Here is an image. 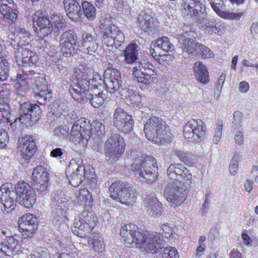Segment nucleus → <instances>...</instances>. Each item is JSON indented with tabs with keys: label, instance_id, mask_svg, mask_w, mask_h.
<instances>
[{
	"label": "nucleus",
	"instance_id": "43",
	"mask_svg": "<svg viewBox=\"0 0 258 258\" xmlns=\"http://www.w3.org/2000/svg\"><path fill=\"white\" fill-rule=\"evenodd\" d=\"M58 112L59 116H64L68 122H73L77 121L76 120L78 119V114L73 110H70L66 103H61L59 105Z\"/></svg>",
	"mask_w": 258,
	"mask_h": 258
},
{
	"label": "nucleus",
	"instance_id": "40",
	"mask_svg": "<svg viewBox=\"0 0 258 258\" xmlns=\"http://www.w3.org/2000/svg\"><path fill=\"white\" fill-rule=\"evenodd\" d=\"M14 33L16 36V38L19 40V43L14 42V43L21 46L29 45L32 39V35L28 31H27L24 28L17 27L15 28Z\"/></svg>",
	"mask_w": 258,
	"mask_h": 258
},
{
	"label": "nucleus",
	"instance_id": "49",
	"mask_svg": "<svg viewBox=\"0 0 258 258\" xmlns=\"http://www.w3.org/2000/svg\"><path fill=\"white\" fill-rule=\"evenodd\" d=\"M50 22L53 27H54V29H56V31L64 30L67 26L66 23L62 17L57 15H52L51 17Z\"/></svg>",
	"mask_w": 258,
	"mask_h": 258
},
{
	"label": "nucleus",
	"instance_id": "39",
	"mask_svg": "<svg viewBox=\"0 0 258 258\" xmlns=\"http://www.w3.org/2000/svg\"><path fill=\"white\" fill-rule=\"evenodd\" d=\"M90 138L95 140H102L104 137L105 126L98 120H94L91 124Z\"/></svg>",
	"mask_w": 258,
	"mask_h": 258
},
{
	"label": "nucleus",
	"instance_id": "3",
	"mask_svg": "<svg viewBox=\"0 0 258 258\" xmlns=\"http://www.w3.org/2000/svg\"><path fill=\"white\" fill-rule=\"evenodd\" d=\"M120 234L126 244L131 246H135L142 251L150 252V251L157 246L158 242L155 234H149L147 231L139 228L133 223L123 225L121 229Z\"/></svg>",
	"mask_w": 258,
	"mask_h": 258
},
{
	"label": "nucleus",
	"instance_id": "19",
	"mask_svg": "<svg viewBox=\"0 0 258 258\" xmlns=\"http://www.w3.org/2000/svg\"><path fill=\"white\" fill-rule=\"evenodd\" d=\"M81 80H82V84H86L85 82H87L88 84L89 83V85H88V86L87 88V92H91L95 89L101 90L102 84L105 85L104 79L103 80L98 73H93L92 78H90V76L87 73L79 70L76 71L72 76V82L70 87L81 85Z\"/></svg>",
	"mask_w": 258,
	"mask_h": 258
},
{
	"label": "nucleus",
	"instance_id": "24",
	"mask_svg": "<svg viewBox=\"0 0 258 258\" xmlns=\"http://www.w3.org/2000/svg\"><path fill=\"white\" fill-rule=\"evenodd\" d=\"M194 34L195 32L190 30L184 33L176 32L175 34L178 42L181 44L183 51L193 56L197 55V50L200 44L194 38Z\"/></svg>",
	"mask_w": 258,
	"mask_h": 258
},
{
	"label": "nucleus",
	"instance_id": "55",
	"mask_svg": "<svg viewBox=\"0 0 258 258\" xmlns=\"http://www.w3.org/2000/svg\"><path fill=\"white\" fill-rule=\"evenodd\" d=\"M69 128L66 125H61L55 128L54 134L64 139L69 135Z\"/></svg>",
	"mask_w": 258,
	"mask_h": 258
},
{
	"label": "nucleus",
	"instance_id": "60",
	"mask_svg": "<svg viewBox=\"0 0 258 258\" xmlns=\"http://www.w3.org/2000/svg\"><path fill=\"white\" fill-rule=\"evenodd\" d=\"M223 128V121L222 120H218L217 122V126L215 128V133L214 136H218L221 137Z\"/></svg>",
	"mask_w": 258,
	"mask_h": 258
},
{
	"label": "nucleus",
	"instance_id": "32",
	"mask_svg": "<svg viewBox=\"0 0 258 258\" xmlns=\"http://www.w3.org/2000/svg\"><path fill=\"white\" fill-rule=\"evenodd\" d=\"M82 46L86 53L92 55L97 53L99 49L98 40L95 33L84 32L82 34Z\"/></svg>",
	"mask_w": 258,
	"mask_h": 258
},
{
	"label": "nucleus",
	"instance_id": "6",
	"mask_svg": "<svg viewBox=\"0 0 258 258\" xmlns=\"http://www.w3.org/2000/svg\"><path fill=\"white\" fill-rule=\"evenodd\" d=\"M131 170L140 180L147 183L155 181L158 176L156 160L152 156H145L141 154L134 160Z\"/></svg>",
	"mask_w": 258,
	"mask_h": 258
},
{
	"label": "nucleus",
	"instance_id": "4",
	"mask_svg": "<svg viewBox=\"0 0 258 258\" xmlns=\"http://www.w3.org/2000/svg\"><path fill=\"white\" fill-rule=\"evenodd\" d=\"M205 0H185L184 9L188 15L199 21L202 29L206 34L221 35L224 26L221 22H216L207 17L205 13Z\"/></svg>",
	"mask_w": 258,
	"mask_h": 258
},
{
	"label": "nucleus",
	"instance_id": "38",
	"mask_svg": "<svg viewBox=\"0 0 258 258\" xmlns=\"http://www.w3.org/2000/svg\"><path fill=\"white\" fill-rule=\"evenodd\" d=\"M125 95L127 103L134 107L139 108L141 104L140 95L135 87H132L126 90Z\"/></svg>",
	"mask_w": 258,
	"mask_h": 258
},
{
	"label": "nucleus",
	"instance_id": "37",
	"mask_svg": "<svg viewBox=\"0 0 258 258\" xmlns=\"http://www.w3.org/2000/svg\"><path fill=\"white\" fill-rule=\"evenodd\" d=\"M194 70L195 76L200 82L206 84L209 82V73L206 67L202 61H199L195 63Z\"/></svg>",
	"mask_w": 258,
	"mask_h": 258
},
{
	"label": "nucleus",
	"instance_id": "58",
	"mask_svg": "<svg viewBox=\"0 0 258 258\" xmlns=\"http://www.w3.org/2000/svg\"><path fill=\"white\" fill-rule=\"evenodd\" d=\"M226 74L222 73L220 76L218 82L216 84V91L218 92V97L219 96V94L222 90V87L224 85V82L226 79Z\"/></svg>",
	"mask_w": 258,
	"mask_h": 258
},
{
	"label": "nucleus",
	"instance_id": "16",
	"mask_svg": "<svg viewBox=\"0 0 258 258\" xmlns=\"http://www.w3.org/2000/svg\"><path fill=\"white\" fill-rule=\"evenodd\" d=\"M11 45L15 49L14 54L16 62L22 68L17 75L21 73L25 68H29L30 70H33L32 67L37 62L38 58L36 53L29 49V47L30 46H21L15 43H12Z\"/></svg>",
	"mask_w": 258,
	"mask_h": 258
},
{
	"label": "nucleus",
	"instance_id": "1",
	"mask_svg": "<svg viewBox=\"0 0 258 258\" xmlns=\"http://www.w3.org/2000/svg\"><path fill=\"white\" fill-rule=\"evenodd\" d=\"M14 87L17 91V99L25 97L26 93L31 87L33 90L34 98L39 104L44 105L52 97L51 91L47 88L45 77L29 68H25L23 72L18 75Z\"/></svg>",
	"mask_w": 258,
	"mask_h": 258
},
{
	"label": "nucleus",
	"instance_id": "22",
	"mask_svg": "<svg viewBox=\"0 0 258 258\" xmlns=\"http://www.w3.org/2000/svg\"><path fill=\"white\" fill-rule=\"evenodd\" d=\"M206 130V125L201 119H191L184 126V137L188 141L200 142L203 139Z\"/></svg>",
	"mask_w": 258,
	"mask_h": 258
},
{
	"label": "nucleus",
	"instance_id": "48",
	"mask_svg": "<svg viewBox=\"0 0 258 258\" xmlns=\"http://www.w3.org/2000/svg\"><path fill=\"white\" fill-rule=\"evenodd\" d=\"M198 53L195 56L202 59L210 58L214 56V53L207 46L201 43L200 44L197 50Z\"/></svg>",
	"mask_w": 258,
	"mask_h": 258
},
{
	"label": "nucleus",
	"instance_id": "53",
	"mask_svg": "<svg viewBox=\"0 0 258 258\" xmlns=\"http://www.w3.org/2000/svg\"><path fill=\"white\" fill-rule=\"evenodd\" d=\"M13 10L12 9L7 10V13H1L3 17L7 19L11 20L12 22H14L16 20L18 17V7L17 5H15V9Z\"/></svg>",
	"mask_w": 258,
	"mask_h": 258
},
{
	"label": "nucleus",
	"instance_id": "64",
	"mask_svg": "<svg viewBox=\"0 0 258 258\" xmlns=\"http://www.w3.org/2000/svg\"><path fill=\"white\" fill-rule=\"evenodd\" d=\"M241 238L243 243L247 246H249L252 243V240L249 235L245 232H243L241 234Z\"/></svg>",
	"mask_w": 258,
	"mask_h": 258
},
{
	"label": "nucleus",
	"instance_id": "28",
	"mask_svg": "<svg viewBox=\"0 0 258 258\" xmlns=\"http://www.w3.org/2000/svg\"><path fill=\"white\" fill-rule=\"evenodd\" d=\"M19 231L26 237L31 238L37 229V218L31 214L24 215L18 220Z\"/></svg>",
	"mask_w": 258,
	"mask_h": 258
},
{
	"label": "nucleus",
	"instance_id": "25",
	"mask_svg": "<svg viewBox=\"0 0 258 258\" xmlns=\"http://www.w3.org/2000/svg\"><path fill=\"white\" fill-rule=\"evenodd\" d=\"M77 35L73 30H67L61 34L59 46L64 56L70 57L76 53L75 48L77 46Z\"/></svg>",
	"mask_w": 258,
	"mask_h": 258
},
{
	"label": "nucleus",
	"instance_id": "5",
	"mask_svg": "<svg viewBox=\"0 0 258 258\" xmlns=\"http://www.w3.org/2000/svg\"><path fill=\"white\" fill-rule=\"evenodd\" d=\"M20 110L19 117L12 116L9 112H6L7 116L3 118L4 121L10 123L9 130L14 133L17 132V125L25 124L26 126H32L41 118V109L39 105L30 102H19Z\"/></svg>",
	"mask_w": 258,
	"mask_h": 258
},
{
	"label": "nucleus",
	"instance_id": "23",
	"mask_svg": "<svg viewBox=\"0 0 258 258\" xmlns=\"http://www.w3.org/2000/svg\"><path fill=\"white\" fill-rule=\"evenodd\" d=\"M113 124L118 132L128 134L133 128L134 120L132 116L128 114L123 108L117 107L113 115Z\"/></svg>",
	"mask_w": 258,
	"mask_h": 258
},
{
	"label": "nucleus",
	"instance_id": "20",
	"mask_svg": "<svg viewBox=\"0 0 258 258\" xmlns=\"http://www.w3.org/2000/svg\"><path fill=\"white\" fill-rule=\"evenodd\" d=\"M82 160L76 161L75 159L71 160L66 169V172L70 174L68 176L69 183L72 186H78L86 178L90 177L84 166L82 165Z\"/></svg>",
	"mask_w": 258,
	"mask_h": 258
},
{
	"label": "nucleus",
	"instance_id": "41",
	"mask_svg": "<svg viewBox=\"0 0 258 258\" xmlns=\"http://www.w3.org/2000/svg\"><path fill=\"white\" fill-rule=\"evenodd\" d=\"M76 197L80 205H84L86 208H90L92 206L93 199L91 193L88 189H81Z\"/></svg>",
	"mask_w": 258,
	"mask_h": 258
},
{
	"label": "nucleus",
	"instance_id": "12",
	"mask_svg": "<svg viewBox=\"0 0 258 258\" xmlns=\"http://www.w3.org/2000/svg\"><path fill=\"white\" fill-rule=\"evenodd\" d=\"M173 227L168 223H165L161 226L162 232L160 231L158 233H151L150 234H155L157 239L160 242H158L157 246L153 250L150 251L156 255L154 258H178V254L176 249L174 247H164L161 245L166 239H168L172 234Z\"/></svg>",
	"mask_w": 258,
	"mask_h": 258
},
{
	"label": "nucleus",
	"instance_id": "8",
	"mask_svg": "<svg viewBox=\"0 0 258 258\" xmlns=\"http://www.w3.org/2000/svg\"><path fill=\"white\" fill-rule=\"evenodd\" d=\"M13 185L6 183L0 187V201L5 207V212L10 213L15 208L16 197L19 200L29 194L31 190H34L28 183L24 181H20L15 185V192L14 191Z\"/></svg>",
	"mask_w": 258,
	"mask_h": 258
},
{
	"label": "nucleus",
	"instance_id": "63",
	"mask_svg": "<svg viewBox=\"0 0 258 258\" xmlns=\"http://www.w3.org/2000/svg\"><path fill=\"white\" fill-rule=\"evenodd\" d=\"M230 258H244L242 253L237 249H233L229 253Z\"/></svg>",
	"mask_w": 258,
	"mask_h": 258
},
{
	"label": "nucleus",
	"instance_id": "35",
	"mask_svg": "<svg viewBox=\"0 0 258 258\" xmlns=\"http://www.w3.org/2000/svg\"><path fill=\"white\" fill-rule=\"evenodd\" d=\"M210 5L213 10L218 16L225 19L238 20L243 14L242 12L232 13L222 11V6L220 3L211 2Z\"/></svg>",
	"mask_w": 258,
	"mask_h": 258
},
{
	"label": "nucleus",
	"instance_id": "54",
	"mask_svg": "<svg viewBox=\"0 0 258 258\" xmlns=\"http://www.w3.org/2000/svg\"><path fill=\"white\" fill-rule=\"evenodd\" d=\"M39 251H33L30 254H28L26 251H25V253L27 254V258H50L49 254L44 250L39 249Z\"/></svg>",
	"mask_w": 258,
	"mask_h": 258
},
{
	"label": "nucleus",
	"instance_id": "62",
	"mask_svg": "<svg viewBox=\"0 0 258 258\" xmlns=\"http://www.w3.org/2000/svg\"><path fill=\"white\" fill-rule=\"evenodd\" d=\"M62 155V149L60 148H56L53 149L50 153V156L53 158L60 157Z\"/></svg>",
	"mask_w": 258,
	"mask_h": 258
},
{
	"label": "nucleus",
	"instance_id": "29",
	"mask_svg": "<svg viewBox=\"0 0 258 258\" xmlns=\"http://www.w3.org/2000/svg\"><path fill=\"white\" fill-rule=\"evenodd\" d=\"M90 123L87 121L85 118H81L79 120L75 121L72 127L70 132V137L72 138L71 140L74 141V139L82 138L85 139L88 142V140L90 139Z\"/></svg>",
	"mask_w": 258,
	"mask_h": 258
},
{
	"label": "nucleus",
	"instance_id": "30",
	"mask_svg": "<svg viewBox=\"0 0 258 258\" xmlns=\"http://www.w3.org/2000/svg\"><path fill=\"white\" fill-rule=\"evenodd\" d=\"M144 205L147 213L151 217H158L162 213V204L158 200L155 193H150L145 197Z\"/></svg>",
	"mask_w": 258,
	"mask_h": 258
},
{
	"label": "nucleus",
	"instance_id": "27",
	"mask_svg": "<svg viewBox=\"0 0 258 258\" xmlns=\"http://www.w3.org/2000/svg\"><path fill=\"white\" fill-rule=\"evenodd\" d=\"M105 86L107 91L110 93L118 91L121 86V74L114 68H109L104 72Z\"/></svg>",
	"mask_w": 258,
	"mask_h": 258
},
{
	"label": "nucleus",
	"instance_id": "9",
	"mask_svg": "<svg viewBox=\"0 0 258 258\" xmlns=\"http://www.w3.org/2000/svg\"><path fill=\"white\" fill-rule=\"evenodd\" d=\"M80 82L81 85H75L69 88V91L75 100L80 102L89 101L94 108H98L104 104L108 98L106 92L95 89L91 92H87V85H89V83L85 82L86 84H83L82 80H81Z\"/></svg>",
	"mask_w": 258,
	"mask_h": 258
},
{
	"label": "nucleus",
	"instance_id": "31",
	"mask_svg": "<svg viewBox=\"0 0 258 258\" xmlns=\"http://www.w3.org/2000/svg\"><path fill=\"white\" fill-rule=\"evenodd\" d=\"M138 24L144 32L150 36H154L159 33L158 26L154 24L151 16L145 12L140 14L138 18Z\"/></svg>",
	"mask_w": 258,
	"mask_h": 258
},
{
	"label": "nucleus",
	"instance_id": "13",
	"mask_svg": "<svg viewBox=\"0 0 258 258\" xmlns=\"http://www.w3.org/2000/svg\"><path fill=\"white\" fill-rule=\"evenodd\" d=\"M132 72L135 80L146 86H151L157 81L156 68L149 61H141L133 68Z\"/></svg>",
	"mask_w": 258,
	"mask_h": 258
},
{
	"label": "nucleus",
	"instance_id": "42",
	"mask_svg": "<svg viewBox=\"0 0 258 258\" xmlns=\"http://www.w3.org/2000/svg\"><path fill=\"white\" fill-rule=\"evenodd\" d=\"M153 46L154 47H158V48L161 49L166 52H172L175 50L174 45L170 42L169 39L166 36L158 38L154 43Z\"/></svg>",
	"mask_w": 258,
	"mask_h": 258
},
{
	"label": "nucleus",
	"instance_id": "15",
	"mask_svg": "<svg viewBox=\"0 0 258 258\" xmlns=\"http://www.w3.org/2000/svg\"><path fill=\"white\" fill-rule=\"evenodd\" d=\"M34 30L38 37L40 47L46 48V41L44 39L50 35L53 26L50 21L44 14L37 12L33 17Z\"/></svg>",
	"mask_w": 258,
	"mask_h": 258
},
{
	"label": "nucleus",
	"instance_id": "47",
	"mask_svg": "<svg viewBox=\"0 0 258 258\" xmlns=\"http://www.w3.org/2000/svg\"><path fill=\"white\" fill-rule=\"evenodd\" d=\"M32 179H45L49 180V174L46 171V169L42 166H37L33 170L32 173Z\"/></svg>",
	"mask_w": 258,
	"mask_h": 258
},
{
	"label": "nucleus",
	"instance_id": "17",
	"mask_svg": "<svg viewBox=\"0 0 258 258\" xmlns=\"http://www.w3.org/2000/svg\"><path fill=\"white\" fill-rule=\"evenodd\" d=\"M101 41L108 49L113 51L121 47L124 41L123 33L114 25H110L104 27L101 32Z\"/></svg>",
	"mask_w": 258,
	"mask_h": 258
},
{
	"label": "nucleus",
	"instance_id": "57",
	"mask_svg": "<svg viewBox=\"0 0 258 258\" xmlns=\"http://www.w3.org/2000/svg\"><path fill=\"white\" fill-rule=\"evenodd\" d=\"M8 141L7 132L0 128V148H4L6 146V142Z\"/></svg>",
	"mask_w": 258,
	"mask_h": 258
},
{
	"label": "nucleus",
	"instance_id": "34",
	"mask_svg": "<svg viewBox=\"0 0 258 258\" xmlns=\"http://www.w3.org/2000/svg\"><path fill=\"white\" fill-rule=\"evenodd\" d=\"M20 144L23 158L29 160L34 154L36 149V146L32 137L26 136L23 138Z\"/></svg>",
	"mask_w": 258,
	"mask_h": 258
},
{
	"label": "nucleus",
	"instance_id": "26",
	"mask_svg": "<svg viewBox=\"0 0 258 258\" xmlns=\"http://www.w3.org/2000/svg\"><path fill=\"white\" fill-rule=\"evenodd\" d=\"M22 237L19 234H15L12 237L9 236L7 240L0 243V251L8 256H11L14 253L19 254L20 251L24 253L28 249L24 248L22 249Z\"/></svg>",
	"mask_w": 258,
	"mask_h": 258
},
{
	"label": "nucleus",
	"instance_id": "11",
	"mask_svg": "<svg viewBox=\"0 0 258 258\" xmlns=\"http://www.w3.org/2000/svg\"><path fill=\"white\" fill-rule=\"evenodd\" d=\"M111 198L126 206H132L137 200V194L129 183L120 180L114 181L109 188Z\"/></svg>",
	"mask_w": 258,
	"mask_h": 258
},
{
	"label": "nucleus",
	"instance_id": "51",
	"mask_svg": "<svg viewBox=\"0 0 258 258\" xmlns=\"http://www.w3.org/2000/svg\"><path fill=\"white\" fill-rule=\"evenodd\" d=\"M16 5L13 0H0V12L6 13L7 10L11 9L14 10Z\"/></svg>",
	"mask_w": 258,
	"mask_h": 258
},
{
	"label": "nucleus",
	"instance_id": "52",
	"mask_svg": "<svg viewBox=\"0 0 258 258\" xmlns=\"http://www.w3.org/2000/svg\"><path fill=\"white\" fill-rule=\"evenodd\" d=\"M174 154L176 155L182 162L187 164L190 163V156L191 155L187 152L183 150H176L174 151Z\"/></svg>",
	"mask_w": 258,
	"mask_h": 258
},
{
	"label": "nucleus",
	"instance_id": "61",
	"mask_svg": "<svg viewBox=\"0 0 258 258\" xmlns=\"http://www.w3.org/2000/svg\"><path fill=\"white\" fill-rule=\"evenodd\" d=\"M234 140L235 143L239 145H242L243 143V135L241 132H237L234 136Z\"/></svg>",
	"mask_w": 258,
	"mask_h": 258
},
{
	"label": "nucleus",
	"instance_id": "21",
	"mask_svg": "<svg viewBox=\"0 0 258 258\" xmlns=\"http://www.w3.org/2000/svg\"><path fill=\"white\" fill-rule=\"evenodd\" d=\"M167 174L171 182H175L190 185L191 183L192 175L189 170L183 164L180 163H173L169 165Z\"/></svg>",
	"mask_w": 258,
	"mask_h": 258
},
{
	"label": "nucleus",
	"instance_id": "45",
	"mask_svg": "<svg viewBox=\"0 0 258 258\" xmlns=\"http://www.w3.org/2000/svg\"><path fill=\"white\" fill-rule=\"evenodd\" d=\"M9 74V63L7 59L0 52V81L6 80Z\"/></svg>",
	"mask_w": 258,
	"mask_h": 258
},
{
	"label": "nucleus",
	"instance_id": "2",
	"mask_svg": "<svg viewBox=\"0 0 258 258\" xmlns=\"http://www.w3.org/2000/svg\"><path fill=\"white\" fill-rule=\"evenodd\" d=\"M96 221V217L93 212L84 210L75 217L72 231L75 235L80 237L89 236L91 234L92 237L89 243L93 245V250L102 252L105 249L102 235L93 231Z\"/></svg>",
	"mask_w": 258,
	"mask_h": 258
},
{
	"label": "nucleus",
	"instance_id": "36",
	"mask_svg": "<svg viewBox=\"0 0 258 258\" xmlns=\"http://www.w3.org/2000/svg\"><path fill=\"white\" fill-rule=\"evenodd\" d=\"M140 48L135 43L128 44L123 50L125 61L128 64H132L138 58Z\"/></svg>",
	"mask_w": 258,
	"mask_h": 258
},
{
	"label": "nucleus",
	"instance_id": "18",
	"mask_svg": "<svg viewBox=\"0 0 258 258\" xmlns=\"http://www.w3.org/2000/svg\"><path fill=\"white\" fill-rule=\"evenodd\" d=\"M189 186L175 182H169L165 188L164 196L173 206H178L186 200L187 188Z\"/></svg>",
	"mask_w": 258,
	"mask_h": 258
},
{
	"label": "nucleus",
	"instance_id": "14",
	"mask_svg": "<svg viewBox=\"0 0 258 258\" xmlns=\"http://www.w3.org/2000/svg\"><path fill=\"white\" fill-rule=\"evenodd\" d=\"M125 146L123 137L117 134L112 135L104 145V151L106 160L110 163L117 161L123 153Z\"/></svg>",
	"mask_w": 258,
	"mask_h": 258
},
{
	"label": "nucleus",
	"instance_id": "10",
	"mask_svg": "<svg viewBox=\"0 0 258 258\" xmlns=\"http://www.w3.org/2000/svg\"><path fill=\"white\" fill-rule=\"evenodd\" d=\"M51 216L53 222L60 225L68 220L66 212L72 204V200L68 194L62 190H56L52 193Z\"/></svg>",
	"mask_w": 258,
	"mask_h": 258
},
{
	"label": "nucleus",
	"instance_id": "33",
	"mask_svg": "<svg viewBox=\"0 0 258 258\" xmlns=\"http://www.w3.org/2000/svg\"><path fill=\"white\" fill-rule=\"evenodd\" d=\"M64 9L67 16L73 21L78 22L83 15L81 7L77 0H63Z\"/></svg>",
	"mask_w": 258,
	"mask_h": 258
},
{
	"label": "nucleus",
	"instance_id": "7",
	"mask_svg": "<svg viewBox=\"0 0 258 258\" xmlns=\"http://www.w3.org/2000/svg\"><path fill=\"white\" fill-rule=\"evenodd\" d=\"M144 131L148 140L155 144L163 145L171 142V133L162 118L151 117L145 124Z\"/></svg>",
	"mask_w": 258,
	"mask_h": 258
},
{
	"label": "nucleus",
	"instance_id": "46",
	"mask_svg": "<svg viewBox=\"0 0 258 258\" xmlns=\"http://www.w3.org/2000/svg\"><path fill=\"white\" fill-rule=\"evenodd\" d=\"M19 203L25 207L30 208L32 207L36 202V196L34 190H31L27 194L19 199Z\"/></svg>",
	"mask_w": 258,
	"mask_h": 258
},
{
	"label": "nucleus",
	"instance_id": "56",
	"mask_svg": "<svg viewBox=\"0 0 258 258\" xmlns=\"http://www.w3.org/2000/svg\"><path fill=\"white\" fill-rule=\"evenodd\" d=\"M233 123L234 124L236 127L241 126L242 122L243 114L239 111H236L233 113Z\"/></svg>",
	"mask_w": 258,
	"mask_h": 258
},
{
	"label": "nucleus",
	"instance_id": "59",
	"mask_svg": "<svg viewBox=\"0 0 258 258\" xmlns=\"http://www.w3.org/2000/svg\"><path fill=\"white\" fill-rule=\"evenodd\" d=\"M249 89V85L246 81H241L239 83V90L242 93H246Z\"/></svg>",
	"mask_w": 258,
	"mask_h": 258
},
{
	"label": "nucleus",
	"instance_id": "50",
	"mask_svg": "<svg viewBox=\"0 0 258 258\" xmlns=\"http://www.w3.org/2000/svg\"><path fill=\"white\" fill-rule=\"evenodd\" d=\"M33 180L34 189L39 194H45L48 187L49 180L34 179Z\"/></svg>",
	"mask_w": 258,
	"mask_h": 258
},
{
	"label": "nucleus",
	"instance_id": "44",
	"mask_svg": "<svg viewBox=\"0 0 258 258\" xmlns=\"http://www.w3.org/2000/svg\"><path fill=\"white\" fill-rule=\"evenodd\" d=\"M83 15L86 17L88 20L91 21L96 17V8L92 4L87 1H83L81 4V10Z\"/></svg>",
	"mask_w": 258,
	"mask_h": 258
}]
</instances>
